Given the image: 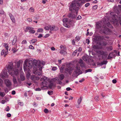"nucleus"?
<instances>
[{
    "mask_svg": "<svg viewBox=\"0 0 121 121\" xmlns=\"http://www.w3.org/2000/svg\"><path fill=\"white\" fill-rule=\"evenodd\" d=\"M90 5V4L89 3H87L85 5V6L86 7H87Z\"/></svg>",
    "mask_w": 121,
    "mask_h": 121,
    "instance_id": "nucleus-52",
    "label": "nucleus"
},
{
    "mask_svg": "<svg viewBox=\"0 0 121 121\" xmlns=\"http://www.w3.org/2000/svg\"><path fill=\"white\" fill-rule=\"evenodd\" d=\"M82 101V99L81 98H79L78 101V104H79Z\"/></svg>",
    "mask_w": 121,
    "mask_h": 121,
    "instance_id": "nucleus-39",
    "label": "nucleus"
},
{
    "mask_svg": "<svg viewBox=\"0 0 121 121\" xmlns=\"http://www.w3.org/2000/svg\"><path fill=\"white\" fill-rule=\"evenodd\" d=\"M41 90V89L40 88H36L35 89V91H40Z\"/></svg>",
    "mask_w": 121,
    "mask_h": 121,
    "instance_id": "nucleus-62",
    "label": "nucleus"
},
{
    "mask_svg": "<svg viewBox=\"0 0 121 121\" xmlns=\"http://www.w3.org/2000/svg\"><path fill=\"white\" fill-rule=\"evenodd\" d=\"M92 71V70L91 69H89L86 70L85 71V73H86L88 72H91Z\"/></svg>",
    "mask_w": 121,
    "mask_h": 121,
    "instance_id": "nucleus-42",
    "label": "nucleus"
},
{
    "mask_svg": "<svg viewBox=\"0 0 121 121\" xmlns=\"http://www.w3.org/2000/svg\"><path fill=\"white\" fill-rule=\"evenodd\" d=\"M97 53L100 55H103L102 56V58H104L105 55H104V51L102 50H99L97 51Z\"/></svg>",
    "mask_w": 121,
    "mask_h": 121,
    "instance_id": "nucleus-16",
    "label": "nucleus"
},
{
    "mask_svg": "<svg viewBox=\"0 0 121 121\" xmlns=\"http://www.w3.org/2000/svg\"><path fill=\"white\" fill-rule=\"evenodd\" d=\"M116 54H114L113 52L110 53L108 57V59H111L112 58L113 56L115 57L116 56Z\"/></svg>",
    "mask_w": 121,
    "mask_h": 121,
    "instance_id": "nucleus-14",
    "label": "nucleus"
},
{
    "mask_svg": "<svg viewBox=\"0 0 121 121\" xmlns=\"http://www.w3.org/2000/svg\"><path fill=\"white\" fill-rule=\"evenodd\" d=\"M59 78L60 80H62L64 78V75L62 74H60L59 76Z\"/></svg>",
    "mask_w": 121,
    "mask_h": 121,
    "instance_id": "nucleus-28",
    "label": "nucleus"
},
{
    "mask_svg": "<svg viewBox=\"0 0 121 121\" xmlns=\"http://www.w3.org/2000/svg\"><path fill=\"white\" fill-rule=\"evenodd\" d=\"M93 48L95 49H97L98 48V47L97 46L94 45L93 46Z\"/></svg>",
    "mask_w": 121,
    "mask_h": 121,
    "instance_id": "nucleus-57",
    "label": "nucleus"
},
{
    "mask_svg": "<svg viewBox=\"0 0 121 121\" xmlns=\"http://www.w3.org/2000/svg\"><path fill=\"white\" fill-rule=\"evenodd\" d=\"M43 29L42 28H39L38 29L37 31L38 32H41L43 31Z\"/></svg>",
    "mask_w": 121,
    "mask_h": 121,
    "instance_id": "nucleus-44",
    "label": "nucleus"
},
{
    "mask_svg": "<svg viewBox=\"0 0 121 121\" xmlns=\"http://www.w3.org/2000/svg\"><path fill=\"white\" fill-rule=\"evenodd\" d=\"M76 72L77 73H78V74L82 73H81V70L80 69V67H76Z\"/></svg>",
    "mask_w": 121,
    "mask_h": 121,
    "instance_id": "nucleus-24",
    "label": "nucleus"
},
{
    "mask_svg": "<svg viewBox=\"0 0 121 121\" xmlns=\"http://www.w3.org/2000/svg\"><path fill=\"white\" fill-rule=\"evenodd\" d=\"M18 104L21 106H23V103L22 102H20L18 103Z\"/></svg>",
    "mask_w": 121,
    "mask_h": 121,
    "instance_id": "nucleus-47",
    "label": "nucleus"
},
{
    "mask_svg": "<svg viewBox=\"0 0 121 121\" xmlns=\"http://www.w3.org/2000/svg\"><path fill=\"white\" fill-rule=\"evenodd\" d=\"M37 41V40L36 39H33L31 40V43H35Z\"/></svg>",
    "mask_w": 121,
    "mask_h": 121,
    "instance_id": "nucleus-38",
    "label": "nucleus"
},
{
    "mask_svg": "<svg viewBox=\"0 0 121 121\" xmlns=\"http://www.w3.org/2000/svg\"><path fill=\"white\" fill-rule=\"evenodd\" d=\"M64 69V67H62L60 68V72L62 73L63 72V70Z\"/></svg>",
    "mask_w": 121,
    "mask_h": 121,
    "instance_id": "nucleus-43",
    "label": "nucleus"
},
{
    "mask_svg": "<svg viewBox=\"0 0 121 121\" xmlns=\"http://www.w3.org/2000/svg\"><path fill=\"white\" fill-rule=\"evenodd\" d=\"M27 21L29 22H32V20L30 18H28L27 19Z\"/></svg>",
    "mask_w": 121,
    "mask_h": 121,
    "instance_id": "nucleus-64",
    "label": "nucleus"
},
{
    "mask_svg": "<svg viewBox=\"0 0 121 121\" xmlns=\"http://www.w3.org/2000/svg\"><path fill=\"white\" fill-rule=\"evenodd\" d=\"M20 79L21 81H23L25 80V78L23 73H22L20 75Z\"/></svg>",
    "mask_w": 121,
    "mask_h": 121,
    "instance_id": "nucleus-18",
    "label": "nucleus"
},
{
    "mask_svg": "<svg viewBox=\"0 0 121 121\" xmlns=\"http://www.w3.org/2000/svg\"><path fill=\"white\" fill-rule=\"evenodd\" d=\"M0 77L2 78H3L4 77L5 78V76L3 73L1 72L0 73Z\"/></svg>",
    "mask_w": 121,
    "mask_h": 121,
    "instance_id": "nucleus-41",
    "label": "nucleus"
},
{
    "mask_svg": "<svg viewBox=\"0 0 121 121\" xmlns=\"http://www.w3.org/2000/svg\"><path fill=\"white\" fill-rule=\"evenodd\" d=\"M108 63V61L107 60L101 62V65H106Z\"/></svg>",
    "mask_w": 121,
    "mask_h": 121,
    "instance_id": "nucleus-29",
    "label": "nucleus"
},
{
    "mask_svg": "<svg viewBox=\"0 0 121 121\" xmlns=\"http://www.w3.org/2000/svg\"><path fill=\"white\" fill-rule=\"evenodd\" d=\"M4 83L6 86L8 88H9L12 85L11 82L8 79L5 80Z\"/></svg>",
    "mask_w": 121,
    "mask_h": 121,
    "instance_id": "nucleus-6",
    "label": "nucleus"
},
{
    "mask_svg": "<svg viewBox=\"0 0 121 121\" xmlns=\"http://www.w3.org/2000/svg\"><path fill=\"white\" fill-rule=\"evenodd\" d=\"M117 81L116 79H113L112 80V82L113 83H115L117 82Z\"/></svg>",
    "mask_w": 121,
    "mask_h": 121,
    "instance_id": "nucleus-63",
    "label": "nucleus"
},
{
    "mask_svg": "<svg viewBox=\"0 0 121 121\" xmlns=\"http://www.w3.org/2000/svg\"><path fill=\"white\" fill-rule=\"evenodd\" d=\"M48 110L47 108H45L44 110V112L46 113H48Z\"/></svg>",
    "mask_w": 121,
    "mask_h": 121,
    "instance_id": "nucleus-51",
    "label": "nucleus"
},
{
    "mask_svg": "<svg viewBox=\"0 0 121 121\" xmlns=\"http://www.w3.org/2000/svg\"><path fill=\"white\" fill-rule=\"evenodd\" d=\"M5 50L4 49L1 52V55H4V56H4V55L5 54Z\"/></svg>",
    "mask_w": 121,
    "mask_h": 121,
    "instance_id": "nucleus-34",
    "label": "nucleus"
},
{
    "mask_svg": "<svg viewBox=\"0 0 121 121\" xmlns=\"http://www.w3.org/2000/svg\"><path fill=\"white\" fill-rule=\"evenodd\" d=\"M68 19L67 18H64L63 20V23H66L68 21Z\"/></svg>",
    "mask_w": 121,
    "mask_h": 121,
    "instance_id": "nucleus-30",
    "label": "nucleus"
},
{
    "mask_svg": "<svg viewBox=\"0 0 121 121\" xmlns=\"http://www.w3.org/2000/svg\"><path fill=\"white\" fill-rule=\"evenodd\" d=\"M66 50L61 49L60 52V53L62 55H64L67 53L65 51Z\"/></svg>",
    "mask_w": 121,
    "mask_h": 121,
    "instance_id": "nucleus-19",
    "label": "nucleus"
},
{
    "mask_svg": "<svg viewBox=\"0 0 121 121\" xmlns=\"http://www.w3.org/2000/svg\"><path fill=\"white\" fill-rule=\"evenodd\" d=\"M107 44V42L104 41H101L100 43V45L102 46H106Z\"/></svg>",
    "mask_w": 121,
    "mask_h": 121,
    "instance_id": "nucleus-21",
    "label": "nucleus"
},
{
    "mask_svg": "<svg viewBox=\"0 0 121 121\" xmlns=\"http://www.w3.org/2000/svg\"><path fill=\"white\" fill-rule=\"evenodd\" d=\"M30 79L31 80L33 81H34L39 80L40 79V78L35 75H33L31 76Z\"/></svg>",
    "mask_w": 121,
    "mask_h": 121,
    "instance_id": "nucleus-11",
    "label": "nucleus"
},
{
    "mask_svg": "<svg viewBox=\"0 0 121 121\" xmlns=\"http://www.w3.org/2000/svg\"><path fill=\"white\" fill-rule=\"evenodd\" d=\"M79 63L80 64V66L82 68L85 67V64L82 60L81 59H80Z\"/></svg>",
    "mask_w": 121,
    "mask_h": 121,
    "instance_id": "nucleus-15",
    "label": "nucleus"
},
{
    "mask_svg": "<svg viewBox=\"0 0 121 121\" xmlns=\"http://www.w3.org/2000/svg\"><path fill=\"white\" fill-rule=\"evenodd\" d=\"M14 75L13 76H14ZM13 82L14 84H17V81L16 79L14 77H13Z\"/></svg>",
    "mask_w": 121,
    "mask_h": 121,
    "instance_id": "nucleus-31",
    "label": "nucleus"
},
{
    "mask_svg": "<svg viewBox=\"0 0 121 121\" xmlns=\"http://www.w3.org/2000/svg\"><path fill=\"white\" fill-rule=\"evenodd\" d=\"M4 12L3 10L0 11V14H4Z\"/></svg>",
    "mask_w": 121,
    "mask_h": 121,
    "instance_id": "nucleus-61",
    "label": "nucleus"
},
{
    "mask_svg": "<svg viewBox=\"0 0 121 121\" xmlns=\"http://www.w3.org/2000/svg\"><path fill=\"white\" fill-rule=\"evenodd\" d=\"M50 30L51 31H56L58 29V28L57 27H56L55 26H49Z\"/></svg>",
    "mask_w": 121,
    "mask_h": 121,
    "instance_id": "nucleus-13",
    "label": "nucleus"
},
{
    "mask_svg": "<svg viewBox=\"0 0 121 121\" xmlns=\"http://www.w3.org/2000/svg\"><path fill=\"white\" fill-rule=\"evenodd\" d=\"M57 84H61L62 83V82L60 81L59 80H57Z\"/></svg>",
    "mask_w": 121,
    "mask_h": 121,
    "instance_id": "nucleus-58",
    "label": "nucleus"
},
{
    "mask_svg": "<svg viewBox=\"0 0 121 121\" xmlns=\"http://www.w3.org/2000/svg\"><path fill=\"white\" fill-rule=\"evenodd\" d=\"M5 95V94L4 92H0V96L2 97H4Z\"/></svg>",
    "mask_w": 121,
    "mask_h": 121,
    "instance_id": "nucleus-37",
    "label": "nucleus"
},
{
    "mask_svg": "<svg viewBox=\"0 0 121 121\" xmlns=\"http://www.w3.org/2000/svg\"><path fill=\"white\" fill-rule=\"evenodd\" d=\"M65 70L66 72H68L70 75L71 74L72 72V70L71 69L68 68H66L65 69Z\"/></svg>",
    "mask_w": 121,
    "mask_h": 121,
    "instance_id": "nucleus-23",
    "label": "nucleus"
},
{
    "mask_svg": "<svg viewBox=\"0 0 121 121\" xmlns=\"http://www.w3.org/2000/svg\"><path fill=\"white\" fill-rule=\"evenodd\" d=\"M86 42L87 43V44H89L90 43V41L89 39H86Z\"/></svg>",
    "mask_w": 121,
    "mask_h": 121,
    "instance_id": "nucleus-56",
    "label": "nucleus"
},
{
    "mask_svg": "<svg viewBox=\"0 0 121 121\" xmlns=\"http://www.w3.org/2000/svg\"><path fill=\"white\" fill-rule=\"evenodd\" d=\"M103 36H96L95 38V40L97 41L103 40H104Z\"/></svg>",
    "mask_w": 121,
    "mask_h": 121,
    "instance_id": "nucleus-12",
    "label": "nucleus"
},
{
    "mask_svg": "<svg viewBox=\"0 0 121 121\" xmlns=\"http://www.w3.org/2000/svg\"><path fill=\"white\" fill-rule=\"evenodd\" d=\"M63 25L64 26L67 28H69L70 27V26L69 25H68L66 23H63Z\"/></svg>",
    "mask_w": 121,
    "mask_h": 121,
    "instance_id": "nucleus-36",
    "label": "nucleus"
},
{
    "mask_svg": "<svg viewBox=\"0 0 121 121\" xmlns=\"http://www.w3.org/2000/svg\"><path fill=\"white\" fill-rule=\"evenodd\" d=\"M48 93L50 95H52L53 94V91H48Z\"/></svg>",
    "mask_w": 121,
    "mask_h": 121,
    "instance_id": "nucleus-45",
    "label": "nucleus"
},
{
    "mask_svg": "<svg viewBox=\"0 0 121 121\" xmlns=\"http://www.w3.org/2000/svg\"><path fill=\"white\" fill-rule=\"evenodd\" d=\"M29 47L30 48L32 49H34V47L32 45H30L29 46Z\"/></svg>",
    "mask_w": 121,
    "mask_h": 121,
    "instance_id": "nucleus-59",
    "label": "nucleus"
},
{
    "mask_svg": "<svg viewBox=\"0 0 121 121\" xmlns=\"http://www.w3.org/2000/svg\"><path fill=\"white\" fill-rule=\"evenodd\" d=\"M81 17L79 15L77 18V20H79L81 19Z\"/></svg>",
    "mask_w": 121,
    "mask_h": 121,
    "instance_id": "nucleus-55",
    "label": "nucleus"
},
{
    "mask_svg": "<svg viewBox=\"0 0 121 121\" xmlns=\"http://www.w3.org/2000/svg\"><path fill=\"white\" fill-rule=\"evenodd\" d=\"M43 80V81L41 84V87L42 88H43L44 87H46L49 82V79L48 78L45 77H43L42 78Z\"/></svg>",
    "mask_w": 121,
    "mask_h": 121,
    "instance_id": "nucleus-4",
    "label": "nucleus"
},
{
    "mask_svg": "<svg viewBox=\"0 0 121 121\" xmlns=\"http://www.w3.org/2000/svg\"><path fill=\"white\" fill-rule=\"evenodd\" d=\"M60 48L61 49L66 50V48L64 45H61L60 46Z\"/></svg>",
    "mask_w": 121,
    "mask_h": 121,
    "instance_id": "nucleus-32",
    "label": "nucleus"
},
{
    "mask_svg": "<svg viewBox=\"0 0 121 121\" xmlns=\"http://www.w3.org/2000/svg\"><path fill=\"white\" fill-rule=\"evenodd\" d=\"M26 43H27V41L26 40H23L22 43V44H25Z\"/></svg>",
    "mask_w": 121,
    "mask_h": 121,
    "instance_id": "nucleus-48",
    "label": "nucleus"
},
{
    "mask_svg": "<svg viewBox=\"0 0 121 121\" xmlns=\"http://www.w3.org/2000/svg\"><path fill=\"white\" fill-rule=\"evenodd\" d=\"M71 12L72 13V12ZM73 13L74 14L75 13L76 14V15H75V14H73L71 13H69L68 15V17L69 18L71 19H74L75 18H76L77 16V15L76 14L75 12V13Z\"/></svg>",
    "mask_w": 121,
    "mask_h": 121,
    "instance_id": "nucleus-9",
    "label": "nucleus"
},
{
    "mask_svg": "<svg viewBox=\"0 0 121 121\" xmlns=\"http://www.w3.org/2000/svg\"><path fill=\"white\" fill-rule=\"evenodd\" d=\"M17 37L15 36L14 37L12 43V45H14L15 44L17 41Z\"/></svg>",
    "mask_w": 121,
    "mask_h": 121,
    "instance_id": "nucleus-26",
    "label": "nucleus"
},
{
    "mask_svg": "<svg viewBox=\"0 0 121 121\" xmlns=\"http://www.w3.org/2000/svg\"><path fill=\"white\" fill-rule=\"evenodd\" d=\"M9 15L12 22L13 23H15V20L14 16L10 13L9 14Z\"/></svg>",
    "mask_w": 121,
    "mask_h": 121,
    "instance_id": "nucleus-17",
    "label": "nucleus"
},
{
    "mask_svg": "<svg viewBox=\"0 0 121 121\" xmlns=\"http://www.w3.org/2000/svg\"><path fill=\"white\" fill-rule=\"evenodd\" d=\"M4 46L6 48L5 52V54L4 55V56H5L8 54L9 46L7 43H4Z\"/></svg>",
    "mask_w": 121,
    "mask_h": 121,
    "instance_id": "nucleus-10",
    "label": "nucleus"
},
{
    "mask_svg": "<svg viewBox=\"0 0 121 121\" xmlns=\"http://www.w3.org/2000/svg\"><path fill=\"white\" fill-rule=\"evenodd\" d=\"M3 83V80L1 79L0 78V85H2Z\"/></svg>",
    "mask_w": 121,
    "mask_h": 121,
    "instance_id": "nucleus-54",
    "label": "nucleus"
},
{
    "mask_svg": "<svg viewBox=\"0 0 121 121\" xmlns=\"http://www.w3.org/2000/svg\"><path fill=\"white\" fill-rule=\"evenodd\" d=\"M28 59H26L25 61L24 62L26 65L29 67V68H31L32 67V61H30L29 62H27Z\"/></svg>",
    "mask_w": 121,
    "mask_h": 121,
    "instance_id": "nucleus-7",
    "label": "nucleus"
},
{
    "mask_svg": "<svg viewBox=\"0 0 121 121\" xmlns=\"http://www.w3.org/2000/svg\"><path fill=\"white\" fill-rule=\"evenodd\" d=\"M29 11L31 12H33L34 11V9L33 7H31L29 9Z\"/></svg>",
    "mask_w": 121,
    "mask_h": 121,
    "instance_id": "nucleus-40",
    "label": "nucleus"
},
{
    "mask_svg": "<svg viewBox=\"0 0 121 121\" xmlns=\"http://www.w3.org/2000/svg\"><path fill=\"white\" fill-rule=\"evenodd\" d=\"M77 52V50H76L74 51V52H73V55L75 56Z\"/></svg>",
    "mask_w": 121,
    "mask_h": 121,
    "instance_id": "nucleus-50",
    "label": "nucleus"
},
{
    "mask_svg": "<svg viewBox=\"0 0 121 121\" xmlns=\"http://www.w3.org/2000/svg\"><path fill=\"white\" fill-rule=\"evenodd\" d=\"M96 28L97 29H100L101 28V24L98 22L96 23Z\"/></svg>",
    "mask_w": 121,
    "mask_h": 121,
    "instance_id": "nucleus-22",
    "label": "nucleus"
},
{
    "mask_svg": "<svg viewBox=\"0 0 121 121\" xmlns=\"http://www.w3.org/2000/svg\"><path fill=\"white\" fill-rule=\"evenodd\" d=\"M57 68L56 67H54L52 69V70L53 71H55L57 69Z\"/></svg>",
    "mask_w": 121,
    "mask_h": 121,
    "instance_id": "nucleus-53",
    "label": "nucleus"
},
{
    "mask_svg": "<svg viewBox=\"0 0 121 121\" xmlns=\"http://www.w3.org/2000/svg\"><path fill=\"white\" fill-rule=\"evenodd\" d=\"M3 73H4L5 77V78H7L8 77L7 72L6 69L3 70Z\"/></svg>",
    "mask_w": 121,
    "mask_h": 121,
    "instance_id": "nucleus-20",
    "label": "nucleus"
},
{
    "mask_svg": "<svg viewBox=\"0 0 121 121\" xmlns=\"http://www.w3.org/2000/svg\"><path fill=\"white\" fill-rule=\"evenodd\" d=\"M26 29L29 30V32L30 33L34 34L35 32V31L34 30V28L29 27L27 26L26 28Z\"/></svg>",
    "mask_w": 121,
    "mask_h": 121,
    "instance_id": "nucleus-8",
    "label": "nucleus"
},
{
    "mask_svg": "<svg viewBox=\"0 0 121 121\" xmlns=\"http://www.w3.org/2000/svg\"><path fill=\"white\" fill-rule=\"evenodd\" d=\"M100 31H101L102 33L107 34H108L109 33L111 32H112L110 29L105 26L104 27L103 29L100 30Z\"/></svg>",
    "mask_w": 121,
    "mask_h": 121,
    "instance_id": "nucleus-5",
    "label": "nucleus"
},
{
    "mask_svg": "<svg viewBox=\"0 0 121 121\" xmlns=\"http://www.w3.org/2000/svg\"><path fill=\"white\" fill-rule=\"evenodd\" d=\"M77 4V5L78 6H81L82 5V3H79L76 0L73 1L72 2L70 6L69 9L72 13H75V12L77 15L78 13V11L79 9V8L76 7Z\"/></svg>",
    "mask_w": 121,
    "mask_h": 121,
    "instance_id": "nucleus-3",
    "label": "nucleus"
},
{
    "mask_svg": "<svg viewBox=\"0 0 121 121\" xmlns=\"http://www.w3.org/2000/svg\"><path fill=\"white\" fill-rule=\"evenodd\" d=\"M82 59L85 61H87L88 59V58L86 56H83L82 57Z\"/></svg>",
    "mask_w": 121,
    "mask_h": 121,
    "instance_id": "nucleus-33",
    "label": "nucleus"
},
{
    "mask_svg": "<svg viewBox=\"0 0 121 121\" xmlns=\"http://www.w3.org/2000/svg\"><path fill=\"white\" fill-rule=\"evenodd\" d=\"M33 65L34 67L33 73L38 76L41 75L42 73L43 66H41L40 61L34 59L33 61Z\"/></svg>",
    "mask_w": 121,
    "mask_h": 121,
    "instance_id": "nucleus-2",
    "label": "nucleus"
},
{
    "mask_svg": "<svg viewBox=\"0 0 121 121\" xmlns=\"http://www.w3.org/2000/svg\"><path fill=\"white\" fill-rule=\"evenodd\" d=\"M106 48L107 49V50L109 51L112 50L113 49L112 47L111 46H107L106 47Z\"/></svg>",
    "mask_w": 121,
    "mask_h": 121,
    "instance_id": "nucleus-27",
    "label": "nucleus"
},
{
    "mask_svg": "<svg viewBox=\"0 0 121 121\" xmlns=\"http://www.w3.org/2000/svg\"><path fill=\"white\" fill-rule=\"evenodd\" d=\"M6 102V101L4 100H2L1 102V103L3 104H4Z\"/></svg>",
    "mask_w": 121,
    "mask_h": 121,
    "instance_id": "nucleus-60",
    "label": "nucleus"
},
{
    "mask_svg": "<svg viewBox=\"0 0 121 121\" xmlns=\"http://www.w3.org/2000/svg\"><path fill=\"white\" fill-rule=\"evenodd\" d=\"M107 25L108 27L110 28H112V25L109 22H108L107 23Z\"/></svg>",
    "mask_w": 121,
    "mask_h": 121,
    "instance_id": "nucleus-35",
    "label": "nucleus"
},
{
    "mask_svg": "<svg viewBox=\"0 0 121 121\" xmlns=\"http://www.w3.org/2000/svg\"><path fill=\"white\" fill-rule=\"evenodd\" d=\"M49 28V26H46L45 27L44 29L46 30H48L49 29H50Z\"/></svg>",
    "mask_w": 121,
    "mask_h": 121,
    "instance_id": "nucleus-46",
    "label": "nucleus"
},
{
    "mask_svg": "<svg viewBox=\"0 0 121 121\" xmlns=\"http://www.w3.org/2000/svg\"><path fill=\"white\" fill-rule=\"evenodd\" d=\"M53 83H51L49 84V86L50 88H51L53 86Z\"/></svg>",
    "mask_w": 121,
    "mask_h": 121,
    "instance_id": "nucleus-49",
    "label": "nucleus"
},
{
    "mask_svg": "<svg viewBox=\"0 0 121 121\" xmlns=\"http://www.w3.org/2000/svg\"><path fill=\"white\" fill-rule=\"evenodd\" d=\"M22 62L23 61L21 60H19L17 62L14 61L13 63L12 62H9L6 67L9 73L11 76L17 75L18 73V69Z\"/></svg>",
    "mask_w": 121,
    "mask_h": 121,
    "instance_id": "nucleus-1",
    "label": "nucleus"
},
{
    "mask_svg": "<svg viewBox=\"0 0 121 121\" xmlns=\"http://www.w3.org/2000/svg\"><path fill=\"white\" fill-rule=\"evenodd\" d=\"M15 47L13 48L12 49V50L13 51V53H15L16 52L17 50V46L15 45Z\"/></svg>",
    "mask_w": 121,
    "mask_h": 121,
    "instance_id": "nucleus-25",
    "label": "nucleus"
}]
</instances>
